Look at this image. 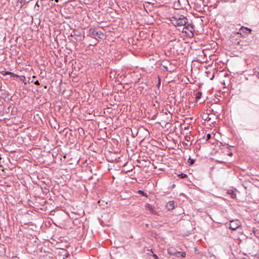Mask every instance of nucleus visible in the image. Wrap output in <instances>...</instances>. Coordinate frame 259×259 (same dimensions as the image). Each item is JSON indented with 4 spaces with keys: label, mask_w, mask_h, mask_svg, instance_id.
<instances>
[{
    "label": "nucleus",
    "mask_w": 259,
    "mask_h": 259,
    "mask_svg": "<svg viewBox=\"0 0 259 259\" xmlns=\"http://www.w3.org/2000/svg\"><path fill=\"white\" fill-rule=\"evenodd\" d=\"M255 72L257 73V74H259V68H257V70Z\"/></svg>",
    "instance_id": "6ab92c4d"
},
{
    "label": "nucleus",
    "mask_w": 259,
    "mask_h": 259,
    "mask_svg": "<svg viewBox=\"0 0 259 259\" xmlns=\"http://www.w3.org/2000/svg\"><path fill=\"white\" fill-rule=\"evenodd\" d=\"M153 256L154 257L155 259H159L157 255H156L155 254H153Z\"/></svg>",
    "instance_id": "f3484780"
},
{
    "label": "nucleus",
    "mask_w": 259,
    "mask_h": 259,
    "mask_svg": "<svg viewBox=\"0 0 259 259\" xmlns=\"http://www.w3.org/2000/svg\"><path fill=\"white\" fill-rule=\"evenodd\" d=\"M255 259H259V256H256Z\"/></svg>",
    "instance_id": "412c9836"
},
{
    "label": "nucleus",
    "mask_w": 259,
    "mask_h": 259,
    "mask_svg": "<svg viewBox=\"0 0 259 259\" xmlns=\"http://www.w3.org/2000/svg\"><path fill=\"white\" fill-rule=\"evenodd\" d=\"M179 176L182 179H184L187 177V175L185 174H181L180 175H179Z\"/></svg>",
    "instance_id": "9b49d317"
},
{
    "label": "nucleus",
    "mask_w": 259,
    "mask_h": 259,
    "mask_svg": "<svg viewBox=\"0 0 259 259\" xmlns=\"http://www.w3.org/2000/svg\"><path fill=\"white\" fill-rule=\"evenodd\" d=\"M211 137V135L210 134H207L206 136V140L209 139Z\"/></svg>",
    "instance_id": "dca6fc26"
},
{
    "label": "nucleus",
    "mask_w": 259,
    "mask_h": 259,
    "mask_svg": "<svg viewBox=\"0 0 259 259\" xmlns=\"http://www.w3.org/2000/svg\"><path fill=\"white\" fill-rule=\"evenodd\" d=\"M67 255H68V253H67V254H66L65 256H67Z\"/></svg>",
    "instance_id": "5701e85b"
},
{
    "label": "nucleus",
    "mask_w": 259,
    "mask_h": 259,
    "mask_svg": "<svg viewBox=\"0 0 259 259\" xmlns=\"http://www.w3.org/2000/svg\"><path fill=\"white\" fill-rule=\"evenodd\" d=\"M138 192L140 194H141L143 196H147V194L146 193H145L144 191H142V190H139L138 191Z\"/></svg>",
    "instance_id": "4468645a"
},
{
    "label": "nucleus",
    "mask_w": 259,
    "mask_h": 259,
    "mask_svg": "<svg viewBox=\"0 0 259 259\" xmlns=\"http://www.w3.org/2000/svg\"><path fill=\"white\" fill-rule=\"evenodd\" d=\"M229 155L231 156V155H232V153H231Z\"/></svg>",
    "instance_id": "4be33fe9"
},
{
    "label": "nucleus",
    "mask_w": 259,
    "mask_h": 259,
    "mask_svg": "<svg viewBox=\"0 0 259 259\" xmlns=\"http://www.w3.org/2000/svg\"><path fill=\"white\" fill-rule=\"evenodd\" d=\"M201 95V93H200V92L197 93L196 96V99H198L200 98Z\"/></svg>",
    "instance_id": "f8f14e48"
},
{
    "label": "nucleus",
    "mask_w": 259,
    "mask_h": 259,
    "mask_svg": "<svg viewBox=\"0 0 259 259\" xmlns=\"http://www.w3.org/2000/svg\"><path fill=\"white\" fill-rule=\"evenodd\" d=\"M88 35L91 37L98 39L99 38H103L104 35L103 33H99L95 28H90L89 30Z\"/></svg>",
    "instance_id": "f03ea898"
},
{
    "label": "nucleus",
    "mask_w": 259,
    "mask_h": 259,
    "mask_svg": "<svg viewBox=\"0 0 259 259\" xmlns=\"http://www.w3.org/2000/svg\"><path fill=\"white\" fill-rule=\"evenodd\" d=\"M178 252H179V253H178V255H180L182 257L186 256V253L185 252L178 251Z\"/></svg>",
    "instance_id": "1a4fd4ad"
},
{
    "label": "nucleus",
    "mask_w": 259,
    "mask_h": 259,
    "mask_svg": "<svg viewBox=\"0 0 259 259\" xmlns=\"http://www.w3.org/2000/svg\"><path fill=\"white\" fill-rule=\"evenodd\" d=\"M26 0H20V3H22L23 2H24Z\"/></svg>",
    "instance_id": "aec40b11"
},
{
    "label": "nucleus",
    "mask_w": 259,
    "mask_h": 259,
    "mask_svg": "<svg viewBox=\"0 0 259 259\" xmlns=\"http://www.w3.org/2000/svg\"><path fill=\"white\" fill-rule=\"evenodd\" d=\"M195 160L193 159H191L190 158L188 159V162L190 163V164H192L194 163Z\"/></svg>",
    "instance_id": "ddd939ff"
},
{
    "label": "nucleus",
    "mask_w": 259,
    "mask_h": 259,
    "mask_svg": "<svg viewBox=\"0 0 259 259\" xmlns=\"http://www.w3.org/2000/svg\"><path fill=\"white\" fill-rule=\"evenodd\" d=\"M67 255H68V253H67V254H66L65 256H67Z\"/></svg>",
    "instance_id": "b1692460"
},
{
    "label": "nucleus",
    "mask_w": 259,
    "mask_h": 259,
    "mask_svg": "<svg viewBox=\"0 0 259 259\" xmlns=\"http://www.w3.org/2000/svg\"><path fill=\"white\" fill-rule=\"evenodd\" d=\"M166 207L168 210H171L174 208L175 207V202L174 201H170L168 202L166 204Z\"/></svg>",
    "instance_id": "20e7f679"
},
{
    "label": "nucleus",
    "mask_w": 259,
    "mask_h": 259,
    "mask_svg": "<svg viewBox=\"0 0 259 259\" xmlns=\"http://www.w3.org/2000/svg\"><path fill=\"white\" fill-rule=\"evenodd\" d=\"M34 84L36 85H39V81L38 80L35 81L34 82Z\"/></svg>",
    "instance_id": "a211bd4d"
},
{
    "label": "nucleus",
    "mask_w": 259,
    "mask_h": 259,
    "mask_svg": "<svg viewBox=\"0 0 259 259\" xmlns=\"http://www.w3.org/2000/svg\"><path fill=\"white\" fill-rule=\"evenodd\" d=\"M18 77H20V81H22L23 82H24L25 84H26V82H25V80H26V78L23 75H22V76H19Z\"/></svg>",
    "instance_id": "0eeeda50"
},
{
    "label": "nucleus",
    "mask_w": 259,
    "mask_h": 259,
    "mask_svg": "<svg viewBox=\"0 0 259 259\" xmlns=\"http://www.w3.org/2000/svg\"><path fill=\"white\" fill-rule=\"evenodd\" d=\"M55 1L56 2H58V0H55Z\"/></svg>",
    "instance_id": "393cba45"
},
{
    "label": "nucleus",
    "mask_w": 259,
    "mask_h": 259,
    "mask_svg": "<svg viewBox=\"0 0 259 259\" xmlns=\"http://www.w3.org/2000/svg\"><path fill=\"white\" fill-rule=\"evenodd\" d=\"M3 75H8V74H10L11 75L12 77H18L19 75L16 74H14L11 72H9V71H4V73H3Z\"/></svg>",
    "instance_id": "423d86ee"
},
{
    "label": "nucleus",
    "mask_w": 259,
    "mask_h": 259,
    "mask_svg": "<svg viewBox=\"0 0 259 259\" xmlns=\"http://www.w3.org/2000/svg\"><path fill=\"white\" fill-rule=\"evenodd\" d=\"M171 23L175 26H185L184 28L188 29L191 25L189 24L187 25V19L186 17L183 15H175L172 18L171 20Z\"/></svg>",
    "instance_id": "f257e3e1"
},
{
    "label": "nucleus",
    "mask_w": 259,
    "mask_h": 259,
    "mask_svg": "<svg viewBox=\"0 0 259 259\" xmlns=\"http://www.w3.org/2000/svg\"><path fill=\"white\" fill-rule=\"evenodd\" d=\"M167 253H168V254H169V255H174V256H177V257L179 256V255H178V253H179V252H178V251L174 252V251H171L170 249H167Z\"/></svg>",
    "instance_id": "39448f33"
},
{
    "label": "nucleus",
    "mask_w": 259,
    "mask_h": 259,
    "mask_svg": "<svg viewBox=\"0 0 259 259\" xmlns=\"http://www.w3.org/2000/svg\"><path fill=\"white\" fill-rule=\"evenodd\" d=\"M241 29H245L246 31V32L248 33H250L251 31V30L250 29L246 28V27H242Z\"/></svg>",
    "instance_id": "9d476101"
},
{
    "label": "nucleus",
    "mask_w": 259,
    "mask_h": 259,
    "mask_svg": "<svg viewBox=\"0 0 259 259\" xmlns=\"http://www.w3.org/2000/svg\"><path fill=\"white\" fill-rule=\"evenodd\" d=\"M207 76H208V77H209L210 78V79H211H211H213V77H214V74H213V73H212V74H211V75H208Z\"/></svg>",
    "instance_id": "2eb2a0df"
},
{
    "label": "nucleus",
    "mask_w": 259,
    "mask_h": 259,
    "mask_svg": "<svg viewBox=\"0 0 259 259\" xmlns=\"http://www.w3.org/2000/svg\"><path fill=\"white\" fill-rule=\"evenodd\" d=\"M241 225V224L239 220H232L230 221L229 228L233 230H235L239 228Z\"/></svg>",
    "instance_id": "7ed1b4c3"
},
{
    "label": "nucleus",
    "mask_w": 259,
    "mask_h": 259,
    "mask_svg": "<svg viewBox=\"0 0 259 259\" xmlns=\"http://www.w3.org/2000/svg\"><path fill=\"white\" fill-rule=\"evenodd\" d=\"M145 207H146V208L147 209H148V210H150V211H152V210H153V207H152V206L150 204H147L146 205Z\"/></svg>",
    "instance_id": "6e6552de"
}]
</instances>
